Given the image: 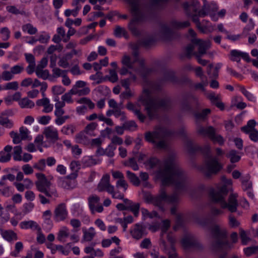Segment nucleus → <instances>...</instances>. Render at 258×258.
<instances>
[{
	"label": "nucleus",
	"mask_w": 258,
	"mask_h": 258,
	"mask_svg": "<svg viewBox=\"0 0 258 258\" xmlns=\"http://www.w3.org/2000/svg\"><path fill=\"white\" fill-rule=\"evenodd\" d=\"M136 62H138L140 66L141 67V74L143 77H146L148 73L150 72V70L146 68L145 67V60L144 59L142 58H139L138 60H137Z\"/></svg>",
	"instance_id": "42"
},
{
	"label": "nucleus",
	"mask_w": 258,
	"mask_h": 258,
	"mask_svg": "<svg viewBox=\"0 0 258 258\" xmlns=\"http://www.w3.org/2000/svg\"><path fill=\"white\" fill-rule=\"evenodd\" d=\"M22 150V148L20 146H17L14 147V155L13 158L16 161H21L22 160L21 153Z\"/></svg>",
	"instance_id": "47"
},
{
	"label": "nucleus",
	"mask_w": 258,
	"mask_h": 258,
	"mask_svg": "<svg viewBox=\"0 0 258 258\" xmlns=\"http://www.w3.org/2000/svg\"><path fill=\"white\" fill-rule=\"evenodd\" d=\"M116 147L115 145L109 144L107 147L105 149V155L109 157H112L114 155V150L116 149Z\"/></svg>",
	"instance_id": "52"
},
{
	"label": "nucleus",
	"mask_w": 258,
	"mask_h": 258,
	"mask_svg": "<svg viewBox=\"0 0 258 258\" xmlns=\"http://www.w3.org/2000/svg\"><path fill=\"white\" fill-rule=\"evenodd\" d=\"M156 41L154 36L150 35L144 38L141 41V44L146 48H149L153 45Z\"/></svg>",
	"instance_id": "31"
},
{
	"label": "nucleus",
	"mask_w": 258,
	"mask_h": 258,
	"mask_svg": "<svg viewBox=\"0 0 258 258\" xmlns=\"http://www.w3.org/2000/svg\"><path fill=\"white\" fill-rule=\"evenodd\" d=\"M36 176L37 180L35 182V185L38 190L41 192L49 188L51 183L47 179L44 174L38 173L36 174Z\"/></svg>",
	"instance_id": "17"
},
{
	"label": "nucleus",
	"mask_w": 258,
	"mask_h": 258,
	"mask_svg": "<svg viewBox=\"0 0 258 258\" xmlns=\"http://www.w3.org/2000/svg\"><path fill=\"white\" fill-rule=\"evenodd\" d=\"M2 78L3 80L8 81L13 79L14 75L11 71H5L2 73Z\"/></svg>",
	"instance_id": "62"
},
{
	"label": "nucleus",
	"mask_w": 258,
	"mask_h": 258,
	"mask_svg": "<svg viewBox=\"0 0 258 258\" xmlns=\"http://www.w3.org/2000/svg\"><path fill=\"white\" fill-rule=\"evenodd\" d=\"M198 133L203 136H208L214 142H216L222 145L224 143V140L220 135L215 134V129L212 126L208 127H201L198 130Z\"/></svg>",
	"instance_id": "13"
},
{
	"label": "nucleus",
	"mask_w": 258,
	"mask_h": 258,
	"mask_svg": "<svg viewBox=\"0 0 258 258\" xmlns=\"http://www.w3.org/2000/svg\"><path fill=\"white\" fill-rule=\"evenodd\" d=\"M114 35L117 37H121L122 35L124 36L126 34V31L123 28L119 26H116L114 30Z\"/></svg>",
	"instance_id": "53"
},
{
	"label": "nucleus",
	"mask_w": 258,
	"mask_h": 258,
	"mask_svg": "<svg viewBox=\"0 0 258 258\" xmlns=\"http://www.w3.org/2000/svg\"><path fill=\"white\" fill-rule=\"evenodd\" d=\"M77 176L78 174L75 172L64 178H59L58 180V185L66 189H72L77 186V181L75 179Z\"/></svg>",
	"instance_id": "12"
},
{
	"label": "nucleus",
	"mask_w": 258,
	"mask_h": 258,
	"mask_svg": "<svg viewBox=\"0 0 258 258\" xmlns=\"http://www.w3.org/2000/svg\"><path fill=\"white\" fill-rule=\"evenodd\" d=\"M20 226L22 229H24L30 228L33 230L39 231L41 230V228L38 224L36 222L32 220L21 222L20 223Z\"/></svg>",
	"instance_id": "27"
},
{
	"label": "nucleus",
	"mask_w": 258,
	"mask_h": 258,
	"mask_svg": "<svg viewBox=\"0 0 258 258\" xmlns=\"http://www.w3.org/2000/svg\"><path fill=\"white\" fill-rule=\"evenodd\" d=\"M114 116L116 118L120 117L121 121H124L126 119V116L124 111H121L120 107L114 109Z\"/></svg>",
	"instance_id": "48"
},
{
	"label": "nucleus",
	"mask_w": 258,
	"mask_h": 258,
	"mask_svg": "<svg viewBox=\"0 0 258 258\" xmlns=\"http://www.w3.org/2000/svg\"><path fill=\"white\" fill-rule=\"evenodd\" d=\"M126 108L128 110L134 112L142 122H144L146 117L141 113L138 106L135 105L131 102H128L126 105Z\"/></svg>",
	"instance_id": "24"
},
{
	"label": "nucleus",
	"mask_w": 258,
	"mask_h": 258,
	"mask_svg": "<svg viewBox=\"0 0 258 258\" xmlns=\"http://www.w3.org/2000/svg\"><path fill=\"white\" fill-rule=\"evenodd\" d=\"M22 29L24 32H27L30 35L35 34L37 32V28L30 23L23 25Z\"/></svg>",
	"instance_id": "38"
},
{
	"label": "nucleus",
	"mask_w": 258,
	"mask_h": 258,
	"mask_svg": "<svg viewBox=\"0 0 258 258\" xmlns=\"http://www.w3.org/2000/svg\"><path fill=\"white\" fill-rule=\"evenodd\" d=\"M225 182L229 185H222L217 186L215 188H211L209 192L211 200L215 203L219 204L222 209H227L229 211L234 213L237 211L238 203L237 200L238 195L237 194H231L228 199V202L225 200L230 188L231 180L227 179Z\"/></svg>",
	"instance_id": "5"
},
{
	"label": "nucleus",
	"mask_w": 258,
	"mask_h": 258,
	"mask_svg": "<svg viewBox=\"0 0 258 258\" xmlns=\"http://www.w3.org/2000/svg\"><path fill=\"white\" fill-rule=\"evenodd\" d=\"M82 163L85 166L90 167L97 164V162L95 159L92 157H87L83 158Z\"/></svg>",
	"instance_id": "44"
},
{
	"label": "nucleus",
	"mask_w": 258,
	"mask_h": 258,
	"mask_svg": "<svg viewBox=\"0 0 258 258\" xmlns=\"http://www.w3.org/2000/svg\"><path fill=\"white\" fill-rule=\"evenodd\" d=\"M250 179V176L248 174L245 176H242L240 178L243 190L246 191L248 190H251L252 188V182Z\"/></svg>",
	"instance_id": "28"
},
{
	"label": "nucleus",
	"mask_w": 258,
	"mask_h": 258,
	"mask_svg": "<svg viewBox=\"0 0 258 258\" xmlns=\"http://www.w3.org/2000/svg\"><path fill=\"white\" fill-rule=\"evenodd\" d=\"M0 233L3 238L8 242L17 240L18 239L17 233L12 230H4L0 228Z\"/></svg>",
	"instance_id": "25"
},
{
	"label": "nucleus",
	"mask_w": 258,
	"mask_h": 258,
	"mask_svg": "<svg viewBox=\"0 0 258 258\" xmlns=\"http://www.w3.org/2000/svg\"><path fill=\"white\" fill-rule=\"evenodd\" d=\"M7 10L9 12L13 14L18 15V14H24V11H20L19 9H18L15 6H7Z\"/></svg>",
	"instance_id": "60"
},
{
	"label": "nucleus",
	"mask_w": 258,
	"mask_h": 258,
	"mask_svg": "<svg viewBox=\"0 0 258 258\" xmlns=\"http://www.w3.org/2000/svg\"><path fill=\"white\" fill-rule=\"evenodd\" d=\"M255 124L256 122L254 120H250L248 121L246 125L241 127V131L244 133L248 134L253 130H255L254 128Z\"/></svg>",
	"instance_id": "39"
},
{
	"label": "nucleus",
	"mask_w": 258,
	"mask_h": 258,
	"mask_svg": "<svg viewBox=\"0 0 258 258\" xmlns=\"http://www.w3.org/2000/svg\"><path fill=\"white\" fill-rule=\"evenodd\" d=\"M198 98L191 94H185L181 95L180 100V109L182 112L191 113L194 112L192 105H199Z\"/></svg>",
	"instance_id": "10"
},
{
	"label": "nucleus",
	"mask_w": 258,
	"mask_h": 258,
	"mask_svg": "<svg viewBox=\"0 0 258 258\" xmlns=\"http://www.w3.org/2000/svg\"><path fill=\"white\" fill-rule=\"evenodd\" d=\"M170 226V221L168 220H165L162 221V225L161 227V232L160 234V246H163L164 249H167V245L164 239V235L166 234L168 229Z\"/></svg>",
	"instance_id": "22"
},
{
	"label": "nucleus",
	"mask_w": 258,
	"mask_h": 258,
	"mask_svg": "<svg viewBox=\"0 0 258 258\" xmlns=\"http://www.w3.org/2000/svg\"><path fill=\"white\" fill-rule=\"evenodd\" d=\"M109 194L112 196L113 198L120 200L123 199L124 196V194L120 192L118 189L115 190L114 186H112V188Z\"/></svg>",
	"instance_id": "50"
},
{
	"label": "nucleus",
	"mask_w": 258,
	"mask_h": 258,
	"mask_svg": "<svg viewBox=\"0 0 258 258\" xmlns=\"http://www.w3.org/2000/svg\"><path fill=\"white\" fill-rule=\"evenodd\" d=\"M106 77L112 83H115L118 81L117 74L114 70H110L109 76H106Z\"/></svg>",
	"instance_id": "57"
},
{
	"label": "nucleus",
	"mask_w": 258,
	"mask_h": 258,
	"mask_svg": "<svg viewBox=\"0 0 258 258\" xmlns=\"http://www.w3.org/2000/svg\"><path fill=\"white\" fill-rule=\"evenodd\" d=\"M126 176L134 185L138 186L140 184V181L139 178L135 173L131 172L130 171H127Z\"/></svg>",
	"instance_id": "40"
},
{
	"label": "nucleus",
	"mask_w": 258,
	"mask_h": 258,
	"mask_svg": "<svg viewBox=\"0 0 258 258\" xmlns=\"http://www.w3.org/2000/svg\"><path fill=\"white\" fill-rule=\"evenodd\" d=\"M226 157L229 158L231 163H235L238 162L240 159V156L238 155V152L234 150H232L226 154Z\"/></svg>",
	"instance_id": "37"
},
{
	"label": "nucleus",
	"mask_w": 258,
	"mask_h": 258,
	"mask_svg": "<svg viewBox=\"0 0 258 258\" xmlns=\"http://www.w3.org/2000/svg\"><path fill=\"white\" fill-rule=\"evenodd\" d=\"M11 158V153H7L2 151L0 152V162H7L10 160Z\"/></svg>",
	"instance_id": "56"
},
{
	"label": "nucleus",
	"mask_w": 258,
	"mask_h": 258,
	"mask_svg": "<svg viewBox=\"0 0 258 258\" xmlns=\"http://www.w3.org/2000/svg\"><path fill=\"white\" fill-rule=\"evenodd\" d=\"M230 59L233 61L239 62L241 58L245 60L247 62L250 61L249 55L246 52H241L237 50H232L230 53Z\"/></svg>",
	"instance_id": "19"
},
{
	"label": "nucleus",
	"mask_w": 258,
	"mask_h": 258,
	"mask_svg": "<svg viewBox=\"0 0 258 258\" xmlns=\"http://www.w3.org/2000/svg\"><path fill=\"white\" fill-rule=\"evenodd\" d=\"M169 81L171 82H176V78L174 73L173 72L168 71L164 73L161 79V83Z\"/></svg>",
	"instance_id": "36"
},
{
	"label": "nucleus",
	"mask_w": 258,
	"mask_h": 258,
	"mask_svg": "<svg viewBox=\"0 0 258 258\" xmlns=\"http://www.w3.org/2000/svg\"><path fill=\"white\" fill-rule=\"evenodd\" d=\"M211 230L213 239L212 246L215 250L229 249L232 247V244L227 239L226 232L225 230H221L217 225L212 226Z\"/></svg>",
	"instance_id": "8"
},
{
	"label": "nucleus",
	"mask_w": 258,
	"mask_h": 258,
	"mask_svg": "<svg viewBox=\"0 0 258 258\" xmlns=\"http://www.w3.org/2000/svg\"><path fill=\"white\" fill-rule=\"evenodd\" d=\"M113 186L110 183L109 175L106 174L101 179L97 185V189L99 192L106 191L109 194V192H110Z\"/></svg>",
	"instance_id": "18"
},
{
	"label": "nucleus",
	"mask_w": 258,
	"mask_h": 258,
	"mask_svg": "<svg viewBox=\"0 0 258 258\" xmlns=\"http://www.w3.org/2000/svg\"><path fill=\"white\" fill-rule=\"evenodd\" d=\"M135 62L134 59L132 60L131 57L126 54H124L121 59L122 64L128 69H133Z\"/></svg>",
	"instance_id": "35"
},
{
	"label": "nucleus",
	"mask_w": 258,
	"mask_h": 258,
	"mask_svg": "<svg viewBox=\"0 0 258 258\" xmlns=\"http://www.w3.org/2000/svg\"><path fill=\"white\" fill-rule=\"evenodd\" d=\"M186 147L188 151L191 154L200 152L204 155V164L199 167V169L206 178H211L213 175L217 174L222 169V165L218 161L217 157L212 155L209 145H207L204 147H201L192 141L187 140Z\"/></svg>",
	"instance_id": "4"
},
{
	"label": "nucleus",
	"mask_w": 258,
	"mask_h": 258,
	"mask_svg": "<svg viewBox=\"0 0 258 258\" xmlns=\"http://www.w3.org/2000/svg\"><path fill=\"white\" fill-rule=\"evenodd\" d=\"M35 73L38 78H42L43 80L47 79L49 76V72L47 70H43V69H36Z\"/></svg>",
	"instance_id": "49"
},
{
	"label": "nucleus",
	"mask_w": 258,
	"mask_h": 258,
	"mask_svg": "<svg viewBox=\"0 0 258 258\" xmlns=\"http://www.w3.org/2000/svg\"><path fill=\"white\" fill-rule=\"evenodd\" d=\"M1 33L2 35V38L4 41L7 40L10 35V31L7 27H4L1 29Z\"/></svg>",
	"instance_id": "64"
},
{
	"label": "nucleus",
	"mask_w": 258,
	"mask_h": 258,
	"mask_svg": "<svg viewBox=\"0 0 258 258\" xmlns=\"http://www.w3.org/2000/svg\"><path fill=\"white\" fill-rule=\"evenodd\" d=\"M75 131V127L74 125L70 124L67 126H64L61 128V132L65 135H72Z\"/></svg>",
	"instance_id": "51"
},
{
	"label": "nucleus",
	"mask_w": 258,
	"mask_h": 258,
	"mask_svg": "<svg viewBox=\"0 0 258 258\" xmlns=\"http://www.w3.org/2000/svg\"><path fill=\"white\" fill-rule=\"evenodd\" d=\"M182 7L185 14L192 18V21L197 24L198 27L200 29V22L199 19V9L200 4L197 1H192L190 3L184 2L182 4Z\"/></svg>",
	"instance_id": "9"
},
{
	"label": "nucleus",
	"mask_w": 258,
	"mask_h": 258,
	"mask_svg": "<svg viewBox=\"0 0 258 258\" xmlns=\"http://www.w3.org/2000/svg\"><path fill=\"white\" fill-rule=\"evenodd\" d=\"M69 236V230L67 227H62L59 231L57 239L60 242H64V238H67Z\"/></svg>",
	"instance_id": "34"
},
{
	"label": "nucleus",
	"mask_w": 258,
	"mask_h": 258,
	"mask_svg": "<svg viewBox=\"0 0 258 258\" xmlns=\"http://www.w3.org/2000/svg\"><path fill=\"white\" fill-rule=\"evenodd\" d=\"M130 233L133 238L139 240L147 234L146 227L142 224H135L131 229Z\"/></svg>",
	"instance_id": "15"
},
{
	"label": "nucleus",
	"mask_w": 258,
	"mask_h": 258,
	"mask_svg": "<svg viewBox=\"0 0 258 258\" xmlns=\"http://www.w3.org/2000/svg\"><path fill=\"white\" fill-rule=\"evenodd\" d=\"M131 6L133 18L128 25L130 30L135 35L139 34L137 25L147 21L153 13V8H159L166 4L168 0H149V3L143 0H126Z\"/></svg>",
	"instance_id": "2"
},
{
	"label": "nucleus",
	"mask_w": 258,
	"mask_h": 258,
	"mask_svg": "<svg viewBox=\"0 0 258 258\" xmlns=\"http://www.w3.org/2000/svg\"><path fill=\"white\" fill-rule=\"evenodd\" d=\"M68 216L66 205L64 203L59 204L54 212V219L56 222L64 220Z\"/></svg>",
	"instance_id": "16"
},
{
	"label": "nucleus",
	"mask_w": 258,
	"mask_h": 258,
	"mask_svg": "<svg viewBox=\"0 0 258 258\" xmlns=\"http://www.w3.org/2000/svg\"><path fill=\"white\" fill-rule=\"evenodd\" d=\"M112 175L115 179H118L116 183V187L118 188L121 187L123 189V191H125L128 187V184L124 180L123 174L119 171H112Z\"/></svg>",
	"instance_id": "20"
},
{
	"label": "nucleus",
	"mask_w": 258,
	"mask_h": 258,
	"mask_svg": "<svg viewBox=\"0 0 258 258\" xmlns=\"http://www.w3.org/2000/svg\"><path fill=\"white\" fill-rule=\"evenodd\" d=\"M89 207L92 213H94L96 205L100 201V198L97 195H94L88 198Z\"/></svg>",
	"instance_id": "32"
},
{
	"label": "nucleus",
	"mask_w": 258,
	"mask_h": 258,
	"mask_svg": "<svg viewBox=\"0 0 258 258\" xmlns=\"http://www.w3.org/2000/svg\"><path fill=\"white\" fill-rule=\"evenodd\" d=\"M239 235L241 239L242 243L244 245H246L247 242L249 241V238L247 236L245 231L240 228L239 229Z\"/></svg>",
	"instance_id": "63"
},
{
	"label": "nucleus",
	"mask_w": 258,
	"mask_h": 258,
	"mask_svg": "<svg viewBox=\"0 0 258 258\" xmlns=\"http://www.w3.org/2000/svg\"><path fill=\"white\" fill-rule=\"evenodd\" d=\"M239 89L248 100L252 102H254L255 101V97L253 94L246 90L243 86H239Z\"/></svg>",
	"instance_id": "46"
},
{
	"label": "nucleus",
	"mask_w": 258,
	"mask_h": 258,
	"mask_svg": "<svg viewBox=\"0 0 258 258\" xmlns=\"http://www.w3.org/2000/svg\"><path fill=\"white\" fill-rule=\"evenodd\" d=\"M222 64H216L214 68L213 64H210L207 67V72L210 78L216 79L218 77L219 70L221 68Z\"/></svg>",
	"instance_id": "26"
},
{
	"label": "nucleus",
	"mask_w": 258,
	"mask_h": 258,
	"mask_svg": "<svg viewBox=\"0 0 258 258\" xmlns=\"http://www.w3.org/2000/svg\"><path fill=\"white\" fill-rule=\"evenodd\" d=\"M161 89V86L158 83H155L152 86L151 89H144L140 98L151 120L158 116L160 108L168 109L171 106L172 102L169 97L163 95L162 98H159L158 96H153L154 91L158 92Z\"/></svg>",
	"instance_id": "3"
},
{
	"label": "nucleus",
	"mask_w": 258,
	"mask_h": 258,
	"mask_svg": "<svg viewBox=\"0 0 258 258\" xmlns=\"http://www.w3.org/2000/svg\"><path fill=\"white\" fill-rule=\"evenodd\" d=\"M83 237L82 241H91L95 236L96 233L93 227H90L88 230L83 229Z\"/></svg>",
	"instance_id": "29"
},
{
	"label": "nucleus",
	"mask_w": 258,
	"mask_h": 258,
	"mask_svg": "<svg viewBox=\"0 0 258 258\" xmlns=\"http://www.w3.org/2000/svg\"><path fill=\"white\" fill-rule=\"evenodd\" d=\"M13 122L6 115L2 114L0 116V125L10 128L13 126Z\"/></svg>",
	"instance_id": "41"
},
{
	"label": "nucleus",
	"mask_w": 258,
	"mask_h": 258,
	"mask_svg": "<svg viewBox=\"0 0 258 258\" xmlns=\"http://www.w3.org/2000/svg\"><path fill=\"white\" fill-rule=\"evenodd\" d=\"M210 112L211 110L210 109L206 108L203 109L201 112H195V116L197 119H204Z\"/></svg>",
	"instance_id": "54"
},
{
	"label": "nucleus",
	"mask_w": 258,
	"mask_h": 258,
	"mask_svg": "<svg viewBox=\"0 0 258 258\" xmlns=\"http://www.w3.org/2000/svg\"><path fill=\"white\" fill-rule=\"evenodd\" d=\"M174 132L167 127L157 125L154 127L152 131L146 132L144 134L146 141L154 145L157 149H165L167 148V138L174 135Z\"/></svg>",
	"instance_id": "6"
},
{
	"label": "nucleus",
	"mask_w": 258,
	"mask_h": 258,
	"mask_svg": "<svg viewBox=\"0 0 258 258\" xmlns=\"http://www.w3.org/2000/svg\"><path fill=\"white\" fill-rule=\"evenodd\" d=\"M73 56V53H67L62 57H61L58 62V64L59 67L63 68H67L69 66V60L71 59Z\"/></svg>",
	"instance_id": "30"
},
{
	"label": "nucleus",
	"mask_w": 258,
	"mask_h": 258,
	"mask_svg": "<svg viewBox=\"0 0 258 258\" xmlns=\"http://www.w3.org/2000/svg\"><path fill=\"white\" fill-rule=\"evenodd\" d=\"M182 245L185 249L195 248L200 249L202 248L201 244L191 235H187L181 240Z\"/></svg>",
	"instance_id": "14"
},
{
	"label": "nucleus",
	"mask_w": 258,
	"mask_h": 258,
	"mask_svg": "<svg viewBox=\"0 0 258 258\" xmlns=\"http://www.w3.org/2000/svg\"><path fill=\"white\" fill-rule=\"evenodd\" d=\"M19 88V84L17 81H14L7 83L3 88L5 90H17Z\"/></svg>",
	"instance_id": "58"
},
{
	"label": "nucleus",
	"mask_w": 258,
	"mask_h": 258,
	"mask_svg": "<svg viewBox=\"0 0 258 258\" xmlns=\"http://www.w3.org/2000/svg\"><path fill=\"white\" fill-rule=\"evenodd\" d=\"M19 105L22 108H32L35 106L34 102L28 97H24L19 100Z\"/></svg>",
	"instance_id": "33"
},
{
	"label": "nucleus",
	"mask_w": 258,
	"mask_h": 258,
	"mask_svg": "<svg viewBox=\"0 0 258 258\" xmlns=\"http://www.w3.org/2000/svg\"><path fill=\"white\" fill-rule=\"evenodd\" d=\"M43 134L47 140L53 143L59 139L57 130L51 126L45 127L43 131Z\"/></svg>",
	"instance_id": "21"
},
{
	"label": "nucleus",
	"mask_w": 258,
	"mask_h": 258,
	"mask_svg": "<svg viewBox=\"0 0 258 258\" xmlns=\"http://www.w3.org/2000/svg\"><path fill=\"white\" fill-rule=\"evenodd\" d=\"M189 22L188 21L180 22L176 20H172L170 22L169 26L163 24L161 27V32L163 35L167 39H171L172 31L170 28L173 29H182L187 27L189 26Z\"/></svg>",
	"instance_id": "11"
},
{
	"label": "nucleus",
	"mask_w": 258,
	"mask_h": 258,
	"mask_svg": "<svg viewBox=\"0 0 258 258\" xmlns=\"http://www.w3.org/2000/svg\"><path fill=\"white\" fill-rule=\"evenodd\" d=\"M80 104H84L88 106L90 109L95 108V104L89 99L86 97H83L77 101Z\"/></svg>",
	"instance_id": "45"
},
{
	"label": "nucleus",
	"mask_w": 258,
	"mask_h": 258,
	"mask_svg": "<svg viewBox=\"0 0 258 258\" xmlns=\"http://www.w3.org/2000/svg\"><path fill=\"white\" fill-rule=\"evenodd\" d=\"M45 160L41 159L34 164L33 167L38 170L43 171L45 169Z\"/></svg>",
	"instance_id": "55"
},
{
	"label": "nucleus",
	"mask_w": 258,
	"mask_h": 258,
	"mask_svg": "<svg viewBox=\"0 0 258 258\" xmlns=\"http://www.w3.org/2000/svg\"><path fill=\"white\" fill-rule=\"evenodd\" d=\"M90 92V90L89 87H85L83 88L78 89L74 91V89H71L70 93L72 94L78 95L79 96H84L88 94Z\"/></svg>",
	"instance_id": "43"
},
{
	"label": "nucleus",
	"mask_w": 258,
	"mask_h": 258,
	"mask_svg": "<svg viewBox=\"0 0 258 258\" xmlns=\"http://www.w3.org/2000/svg\"><path fill=\"white\" fill-rule=\"evenodd\" d=\"M218 8L215 4L211 3L209 5L204 4L202 9L199 11V16L201 17H204L210 14L211 13L217 11Z\"/></svg>",
	"instance_id": "23"
},
{
	"label": "nucleus",
	"mask_w": 258,
	"mask_h": 258,
	"mask_svg": "<svg viewBox=\"0 0 258 258\" xmlns=\"http://www.w3.org/2000/svg\"><path fill=\"white\" fill-rule=\"evenodd\" d=\"M191 42L185 48L186 56L190 58L191 55H195L200 64L203 66L207 65L208 61L202 59L201 57L211 47V41L209 40L204 41L200 39L193 38Z\"/></svg>",
	"instance_id": "7"
},
{
	"label": "nucleus",
	"mask_w": 258,
	"mask_h": 258,
	"mask_svg": "<svg viewBox=\"0 0 258 258\" xmlns=\"http://www.w3.org/2000/svg\"><path fill=\"white\" fill-rule=\"evenodd\" d=\"M156 176L161 180L163 185H174L175 191L168 195L165 189L162 187L157 195L154 196L149 192H145L143 194V198L147 203L152 204L164 211L165 203L172 205L177 204L179 202V194L187 190L186 176L171 157L165 160L164 167L157 171Z\"/></svg>",
	"instance_id": "1"
},
{
	"label": "nucleus",
	"mask_w": 258,
	"mask_h": 258,
	"mask_svg": "<svg viewBox=\"0 0 258 258\" xmlns=\"http://www.w3.org/2000/svg\"><path fill=\"white\" fill-rule=\"evenodd\" d=\"M11 137L13 139V142L17 144L20 143L23 139H21V137L16 132H11L10 134Z\"/></svg>",
	"instance_id": "59"
},
{
	"label": "nucleus",
	"mask_w": 258,
	"mask_h": 258,
	"mask_svg": "<svg viewBox=\"0 0 258 258\" xmlns=\"http://www.w3.org/2000/svg\"><path fill=\"white\" fill-rule=\"evenodd\" d=\"M66 89L61 86H54L52 88V93L55 95H60L64 93Z\"/></svg>",
	"instance_id": "61"
}]
</instances>
